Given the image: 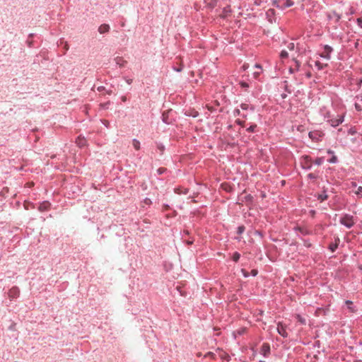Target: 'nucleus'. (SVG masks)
Masks as SVG:
<instances>
[{"label":"nucleus","instance_id":"obj_9","mask_svg":"<svg viewBox=\"0 0 362 362\" xmlns=\"http://www.w3.org/2000/svg\"><path fill=\"white\" fill-rule=\"evenodd\" d=\"M271 352L270 345L268 343H263L260 349V354L267 358Z\"/></svg>","mask_w":362,"mask_h":362},{"label":"nucleus","instance_id":"obj_28","mask_svg":"<svg viewBox=\"0 0 362 362\" xmlns=\"http://www.w3.org/2000/svg\"><path fill=\"white\" fill-rule=\"evenodd\" d=\"M235 124L240 126L241 127H245V119H237L235 120Z\"/></svg>","mask_w":362,"mask_h":362},{"label":"nucleus","instance_id":"obj_62","mask_svg":"<svg viewBox=\"0 0 362 362\" xmlns=\"http://www.w3.org/2000/svg\"><path fill=\"white\" fill-rule=\"evenodd\" d=\"M354 362H362V360L357 359L354 360Z\"/></svg>","mask_w":362,"mask_h":362},{"label":"nucleus","instance_id":"obj_22","mask_svg":"<svg viewBox=\"0 0 362 362\" xmlns=\"http://www.w3.org/2000/svg\"><path fill=\"white\" fill-rule=\"evenodd\" d=\"M315 65L318 70H322L328 66L327 64H322L320 61H316Z\"/></svg>","mask_w":362,"mask_h":362},{"label":"nucleus","instance_id":"obj_21","mask_svg":"<svg viewBox=\"0 0 362 362\" xmlns=\"http://www.w3.org/2000/svg\"><path fill=\"white\" fill-rule=\"evenodd\" d=\"M294 5V1L293 0H284L282 6L284 8H288Z\"/></svg>","mask_w":362,"mask_h":362},{"label":"nucleus","instance_id":"obj_54","mask_svg":"<svg viewBox=\"0 0 362 362\" xmlns=\"http://www.w3.org/2000/svg\"><path fill=\"white\" fill-rule=\"evenodd\" d=\"M193 243H194L193 240H187V244L189 245H192Z\"/></svg>","mask_w":362,"mask_h":362},{"label":"nucleus","instance_id":"obj_18","mask_svg":"<svg viewBox=\"0 0 362 362\" xmlns=\"http://www.w3.org/2000/svg\"><path fill=\"white\" fill-rule=\"evenodd\" d=\"M115 61L116 62V64L119 66V67H124L125 66V64H127V61L124 60L122 57H117L115 59Z\"/></svg>","mask_w":362,"mask_h":362},{"label":"nucleus","instance_id":"obj_49","mask_svg":"<svg viewBox=\"0 0 362 362\" xmlns=\"http://www.w3.org/2000/svg\"><path fill=\"white\" fill-rule=\"evenodd\" d=\"M104 90H105V87H104V86H101L98 87V90L99 92H102V91H103Z\"/></svg>","mask_w":362,"mask_h":362},{"label":"nucleus","instance_id":"obj_2","mask_svg":"<svg viewBox=\"0 0 362 362\" xmlns=\"http://www.w3.org/2000/svg\"><path fill=\"white\" fill-rule=\"evenodd\" d=\"M339 223L347 228H352L355 224L354 216L348 214H344L340 217Z\"/></svg>","mask_w":362,"mask_h":362},{"label":"nucleus","instance_id":"obj_46","mask_svg":"<svg viewBox=\"0 0 362 362\" xmlns=\"http://www.w3.org/2000/svg\"><path fill=\"white\" fill-rule=\"evenodd\" d=\"M257 274H258V272H257V269H252V270L251 271V275H252V276H257Z\"/></svg>","mask_w":362,"mask_h":362},{"label":"nucleus","instance_id":"obj_34","mask_svg":"<svg viewBox=\"0 0 362 362\" xmlns=\"http://www.w3.org/2000/svg\"><path fill=\"white\" fill-rule=\"evenodd\" d=\"M240 86L241 88H243L245 90H247L250 87L249 83L245 81H240Z\"/></svg>","mask_w":362,"mask_h":362},{"label":"nucleus","instance_id":"obj_27","mask_svg":"<svg viewBox=\"0 0 362 362\" xmlns=\"http://www.w3.org/2000/svg\"><path fill=\"white\" fill-rule=\"evenodd\" d=\"M240 254L238 252H235L233 254V256H232V259L235 262H238V260L240 259Z\"/></svg>","mask_w":362,"mask_h":362},{"label":"nucleus","instance_id":"obj_16","mask_svg":"<svg viewBox=\"0 0 362 362\" xmlns=\"http://www.w3.org/2000/svg\"><path fill=\"white\" fill-rule=\"evenodd\" d=\"M233 114L234 117L240 116V117H243L245 119H247V114L242 112L239 108H235L233 110Z\"/></svg>","mask_w":362,"mask_h":362},{"label":"nucleus","instance_id":"obj_42","mask_svg":"<svg viewBox=\"0 0 362 362\" xmlns=\"http://www.w3.org/2000/svg\"><path fill=\"white\" fill-rule=\"evenodd\" d=\"M78 144L80 146H83L85 145V143H86V140L85 139H81L80 138H78Z\"/></svg>","mask_w":362,"mask_h":362},{"label":"nucleus","instance_id":"obj_10","mask_svg":"<svg viewBox=\"0 0 362 362\" xmlns=\"http://www.w3.org/2000/svg\"><path fill=\"white\" fill-rule=\"evenodd\" d=\"M51 203L49 201H44L41 202L38 206V210L40 212L49 211L51 208Z\"/></svg>","mask_w":362,"mask_h":362},{"label":"nucleus","instance_id":"obj_39","mask_svg":"<svg viewBox=\"0 0 362 362\" xmlns=\"http://www.w3.org/2000/svg\"><path fill=\"white\" fill-rule=\"evenodd\" d=\"M303 240V245L306 247H310L312 246V244L310 243L308 240Z\"/></svg>","mask_w":362,"mask_h":362},{"label":"nucleus","instance_id":"obj_11","mask_svg":"<svg viewBox=\"0 0 362 362\" xmlns=\"http://www.w3.org/2000/svg\"><path fill=\"white\" fill-rule=\"evenodd\" d=\"M240 109L243 111V112L246 113V111L254 112L255 106L253 105L249 104L247 102L242 103L240 105Z\"/></svg>","mask_w":362,"mask_h":362},{"label":"nucleus","instance_id":"obj_1","mask_svg":"<svg viewBox=\"0 0 362 362\" xmlns=\"http://www.w3.org/2000/svg\"><path fill=\"white\" fill-rule=\"evenodd\" d=\"M320 115L324 117L327 123L332 127H337L344 121L345 112L338 114L336 117L326 107H322L320 110Z\"/></svg>","mask_w":362,"mask_h":362},{"label":"nucleus","instance_id":"obj_61","mask_svg":"<svg viewBox=\"0 0 362 362\" xmlns=\"http://www.w3.org/2000/svg\"><path fill=\"white\" fill-rule=\"evenodd\" d=\"M126 100H127V98H126V97H125V96H123V97L122 98V100L123 102H125V101H126Z\"/></svg>","mask_w":362,"mask_h":362},{"label":"nucleus","instance_id":"obj_5","mask_svg":"<svg viewBox=\"0 0 362 362\" xmlns=\"http://www.w3.org/2000/svg\"><path fill=\"white\" fill-rule=\"evenodd\" d=\"M20 296V289L18 286H14L11 287L8 291V297L11 300L16 299Z\"/></svg>","mask_w":362,"mask_h":362},{"label":"nucleus","instance_id":"obj_3","mask_svg":"<svg viewBox=\"0 0 362 362\" xmlns=\"http://www.w3.org/2000/svg\"><path fill=\"white\" fill-rule=\"evenodd\" d=\"M300 166L304 170H310L313 166V159L308 155L302 156L300 158Z\"/></svg>","mask_w":362,"mask_h":362},{"label":"nucleus","instance_id":"obj_64","mask_svg":"<svg viewBox=\"0 0 362 362\" xmlns=\"http://www.w3.org/2000/svg\"><path fill=\"white\" fill-rule=\"evenodd\" d=\"M243 332H244V329H243V330H241V331H238V333H239L240 334H243Z\"/></svg>","mask_w":362,"mask_h":362},{"label":"nucleus","instance_id":"obj_57","mask_svg":"<svg viewBox=\"0 0 362 362\" xmlns=\"http://www.w3.org/2000/svg\"><path fill=\"white\" fill-rule=\"evenodd\" d=\"M64 47L66 51H67L69 49V45H68V43L66 42H65V45H64Z\"/></svg>","mask_w":362,"mask_h":362},{"label":"nucleus","instance_id":"obj_29","mask_svg":"<svg viewBox=\"0 0 362 362\" xmlns=\"http://www.w3.org/2000/svg\"><path fill=\"white\" fill-rule=\"evenodd\" d=\"M354 193L358 198H362V187L358 186Z\"/></svg>","mask_w":362,"mask_h":362},{"label":"nucleus","instance_id":"obj_59","mask_svg":"<svg viewBox=\"0 0 362 362\" xmlns=\"http://www.w3.org/2000/svg\"><path fill=\"white\" fill-rule=\"evenodd\" d=\"M174 69H175L176 71L180 72V71H181L182 70V67H180H180H177V69L175 68Z\"/></svg>","mask_w":362,"mask_h":362},{"label":"nucleus","instance_id":"obj_8","mask_svg":"<svg viewBox=\"0 0 362 362\" xmlns=\"http://www.w3.org/2000/svg\"><path fill=\"white\" fill-rule=\"evenodd\" d=\"M340 243V239L339 238V236L337 235H335L334 237V242H332L329 246H328V249L332 252H334L338 248V246Z\"/></svg>","mask_w":362,"mask_h":362},{"label":"nucleus","instance_id":"obj_38","mask_svg":"<svg viewBox=\"0 0 362 362\" xmlns=\"http://www.w3.org/2000/svg\"><path fill=\"white\" fill-rule=\"evenodd\" d=\"M167 170L166 168H159L158 170H157V173L158 175H162L163 174L165 171Z\"/></svg>","mask_w":362,"mask_h":362},{"label":"nucleus","instance_id":"obj_43","mask_svg":"<svg viewBox=\"0 0 362 362\" xmlns=\"http://www.w3.org/2000/svg\"><path fill=\"white\" fill-rule=\"evenodd\" d=\"M241 272H242L243 275L245 277H248V276H249V273H248L245 269H243L241 270Z\"/></svg>","mask_w":362,"mask_h":362},{"label":"nucleus","instance_id":"obj_50","mask_svg":"<svg viewBox=\"0 0 362 362\" xmlns=\"http://www.w3.org/2000/svg\"><path fill=\"white\" fill-rule=\"evenodd\" d=\"M356 99L362 103V95H357Z\"/></svg>","mask_w":362,"mask_h":362},{"label":"nucleus","instance_id":"obj_24","mask_svg":"<svg viewBox=\"0 0 362 362\" xmlns=\"http://www.w3.org/2000/svg\"><path fill=\"white\" fill-rule=\"evenodd\" d=\"M185 115L192 117H197L199 115V112L197 110H192L189 112H185Z\"/></svg>","mask_w":362,"mask_h":362},{"label":"nucleus","instance_id":"obj_32","mask_svg":"<svg viewBox=\"0 0 362 362\" xmlns=\"http://www.w3.org/2000/svg\"><path fill=\"white\" fill-rule=\"evenodd\" d=\"M288 57V54L286 50H282L280 53V57L282 59H286Z\"/></svg>","mask_w":362,"mask_h":362},{"label":"nucleus","instance_id":"obj_56","mask_svg":"<svg viewBox=\"0 0 362 362\" xmlns=\"http://www.w3.org/2000/svg\"><path fill=\"white\" fill-rule=\"evenodd\" d=\"M125 80L128 84H131L132 83V79L126 78Z\"/></svg>","mask_w":362,"mask_h":362},{"label":"nucleus","instance_id":"obj_30","mask_svg":"<svg viewBox=\"0 0 362 362\" xmlns=\"http://www.w3.org/2000/svg\"><path fill=\"white\" fill-rule=\"evenodd\" d=\"M296 320H297L299 322H300L302 325H305V323H306V320H305V319L304 317H303L301 315H298H298H296Z\"/></svg>","mask_w":362,"mask_h":362},{"label":"nucleus","instance_id":"obj_23","mask_svg":"<svg viewBox=\"0 0 362 362\" xmlns=\"http://www.w3.org/2000/svg\"><path fill=\"white\" fill-rule=\"evenodd\" d=\"M325 161L324 157H318L315 160H313V163L317 165H321Z\"/></svg>","mask_w":362,"mask_h":362},{"label":"nucleus","instance_id":"obj_25","mask_svg":"<svg viewBox=\"0 0 362 362\" xmlns=\"http://www.w3.org/2000/svg\"><path fill=\"white\" fill-rule=\"evenodd\" d=\"M307 177L310 180H316L318 178V174L317 173H310L308 174Z\"/></svg>","mask_w":362,"mask_h":362},{"label":"nucleus","instance_id":"obj_20","mask_svg":"<svg viewBox=\"0 0 362 362\" xmlns=\"http://www.w3.org/2000/svg\"><path fill=\"white\" fill-rule=\"evenodd\" d=\"M257 125L256 124H251L249 127L246 129V132L248 133H254L257 131Z\"/></svg>","mask_w":362,"mask_h":362},{"label":"nucleus","instance_id":"obj_15","mask_svg":"<svg viewBox=\"0 0 362 362\" xmlns=\"http://www.w3.org/2000/svg\"><path fill=\"white\" fill-rule=\"evenodd\" d=\"M345 304L347 307V309L349 310V311L350 313H355L356 311V306L354 305V303L349 300H346L345 301Z\"/></svg>","mask_w":362,"mask_h":362},{"label":"nucleus","instance_id":"obj_44","mask_svg":"<svg viewBox=\"0 0 362 362\" xmlns=\"http://www.w3.org/2000/svg\"><path fill=\"white\" fill-rule=\"evenodd\" d=\"M34 186V183L33 182H27L25 184V187H28V188H31Z\"/></svg>","mask_w":362,"mask_h":362},{"label":"nucleus","instance_id":"obj_51","mask_svg":"<svg viewBox=\"0 0 362 362\" xmlns=\"http://www.w3.org/2000/svg\"><path fill=\"white\" fill-rule=\"evenodd\" d=\"M255 68L257 69L258 70H262V66L259 64H256L255 65Z\"/></svg>","mask_w":362,"mask_h":362},{"label":"nucleus","instance_id":"obj_35","mask_svg":"<svg viewBox=\"0 0 362 362\" xmlns=\"http://www.w3.org/2000/svg\"><path fill=\"white\" fill-rule=\"evenodd\" d=\"M332 16L335 18L336 22H338L341 19V16L336 12H333Z\"/></svg>","mask_w":362,"mask_h":362},{"label":"nucleus","instance_id":"obj_60","mask_svg":"<svg viewBox=\"0 0 362 362\" xmlns=\"http://www.w3.org/2000/svg\"><path fill=\"white\" fill-rule=\"evenodd\" d=\"M286 97H287V95H286V93H283V94H281V98H282L283 99H285Z\"/></svg>","mask_w":362,"mask_h":362},{"label":"nucleus","instance_id":"obj_52","mask_svg":"<svg viewBox=\"0 0 362 362\" xmlns=\"http://www.w3.org/2000/svg\"><path fill=\"white\" fill-rule=\"evenodd\" d=\"M351 187H356V189H357V187H357V184H356V182H351Z\"/></svg>","mask_w":362,"mask_h":362},{"label":"nucleus","instance_id":"obj_4","mask_svg":"<svg viewBox=\"0 0 362 362\" xmlns=\"http://www.w3.org/2000/svg\"><path fill=\"white\" fill-rule=\"evenodd\" d=\"M325 134L321 130H314L309 132L308 136L309 138L315 142L321 141L322 138L324 136Z\"/></svg>","mask_w":362,"mask_h":362},{"label":"nucleus","instance_id":"obj_31","mask_svg":"<svg viewBox=\"0 0 362 362\" xmlns=\"http://www.w3.org/2000/svg\"><path fill=\"white\" fill-rule=\"evenodd\" d=\"M245 227L243 225L240 226L237 228V233L238 235H242L245 232Z\"/></svg>","mask_w":362,"mask_h":362},{"label":"nucleus","instance_id":"obj_58","mask_svg":"<svg viewBox=\"0 0 362 362\" xmlns=\"http://www.w3.org/2000/svg\"><path fill=\"white\" fill-rule=\"evenodd\" d=\"M27 42H28V47H32V46H33V45H32V44H33L32 41H29V40H28V41H27Z\"/></svg>","mask_w":362,"mask_h":362},{"label":"nucleus","instance_id":"obj_45","mask_svg":"<svg viewBox=\"0 0 362 362\" xmlns=\"http://www.w3.org/2000/svg\"><path fill=\"white\" fill-rule=\"evenodd\" d=\"M357 23L359 27L362 28V18H357Z\"/></svg>","mask_w":362,"mask_h":362},{"label":"nucleus","instance_id":"obj_37","mask_svg":"<svg viewBox=\"0 0 362 362\" xmlns=\"http://www.w3.org/2000/svg\"><path fill=\"white\" fill-rule=\"evenodd\" d=\"M221 358L222 359H226V360H227V361H229V360H230V356H229L228 354H226V353H223V354H222L221 355Z\"/></svg>","mask_w":362,"mask_h":362},{"label":"nucleus","instance_id":"obj_6","mask_svg":"<svg viewBox=\"0 0 362 362\" xmlns=\"http://www.w3.org/2000/svg\"><path fill=\"white\" fill-rule=\"evenodd\" d=\"M323 49L324 51L320 54V56L322 58L329 60L331 59V53L333 52V48L328 45H323Z\"/></svg>","mask_w":362,"mask_h":362},{"label":"nucleus","instance_id":"obj_26","mask_svg":"<svg viewBox=\"0 0 362 362\" xmlns=\"http://www.w3.org/2000/svg\"><path fill=\"white\" fill-rule=\"evenodd\" d=\"M132 145L136 150L140 149V142L139 140L134 139L132 140Z\"/></svg>","mask_w":362,"mask_h":362},{"label":"nucleus","instance_id":"obj_40","mask_svg":"<svg viewBox=\"0 0 362 362\" xmlns=\"http://www.w3.org/2000/svg\"><path fill=\"white\" fill-rule=\"evenodd\" d=\"M204 357H205V358H206V357H209V358H214V357H215V354H214V353H213V352L209 351V352H207V353L205 354Z\"/></svg>","mask_w":362,"mask_h":362},{"label":"nucleus","instance_id":"obj_13","mask_svg":"<svg viewBox=\"0 0 362 362\" xmlns=\"http://www.w3.org/2000/svg\"><path fill=\"white\" fill-rule=\"evenodd\" d=\"M231 12H232V10L230 8V6H227L223 8L222 12L220 14V17L221 18L225 19L230 14Z\"/></svg>","mask_w":362,"mask_h":362},{"label":"nucleus","instance_id":"obj_55","mask_svg":"<svg viewBox=\"0 0 362 362\" xmlns=\"http://www.w3.org/2000/svg\"><path fill=\"white\" fill-rule=\"evenodd\" d=\"M327 153L328 154H331V155H332V156L334 155V151H333L332 150H331V149H328V150H327Z\"/></svg>","mask_w":362,"mask_h":362},{"label":"nucleus","instance_id":"obj_12","mask_svg":"<svg viewBox=\"0 0 362 362\" xmlns=\"http://www.w3.org/2000/svg\"><path fill=\"white\" fill-rule=\"evenodd\" d=\"M315 197L317 198V199L320 202H323L324 201L327 200L328 199V194H327V191L324 189L322 192L317 193L315 195Z\"/></svg>","mask_w":362,"mask_h":362},{"label":"nucleus","instance_id":"obj_48","mask_svg":"<svg viewBox=\"0 0 362 362\" xmlns=\"http://www.w3.org/2000/svg\"><path fill=\"white\" fill-rule=\"evenodd\" d=\"M102 123L106 127H109V124L110 122L107 121V120H103L102 121Z\"/></svg>","mask_w":362,"mask_h":362},{"label":"nucleus","instance_id":"obj_17","mask_svg":"<svg viewBox=\"0 0 362 362\" xmlns=\"http://www.w3.org/2000/svg\"><path fill=\"white\" fill-rule=\"evenodd\" d=\"M110 25L108 24L104 23L99 26L98 32L100 34H104V33H108L110 31Z\"/></svg>","mask_w":362,"mask_h":362},{"label":"nucleus","instance_id":"obj_47","mask_svg":"<svg viewBox=\"0 0 362 362\" xmlns=\"http://www.w3.org/2000/svg\"><path fill=\"white\" fill-rule=\"evenodd\" d=\"M144 203H145L146 204H147V205H149V204H151V200L150 199H148V198H146V199H144Z\"/></svg>","mask_w":362,"mask_h":362},{"label":"nucleus","instance_id":"obj_19","mask_svg":"<svg viewBox=\"0 0 362 362\" xmlns=\"http://www.w3.org/2000/svg\"><path fill=\"white\" fill-rule=\"evenodd\" d=\"M162 121L167 124H169L171 123V120L169 119V117H168V112H163V114H162Z\"/></svg>","mask_w":362,"mask_h":362},{"label":"nucleus","instance_id":"obj_63","mask_svg":"<svg viewBox=\"0 0 362 362\" xmlns=\"http://www.w3.org/2000/svg\"><path fill=\"white\" fill-rule=\"evenodd\" d=\"M247 199H252V196H251V195H248V196L247 197Z\"/></svg>","mask_w":362,"mask_h":362},{"label":"nucleus","instance_id":"obj_14","mask_svg":"<svg viewBox=\"0 0 362 362\" xmlns=\"http://www.w3.org/2000/svg\"><path fill=\"white\" fill-rule=\"evenodd\" d=\"M294 230L298 231L303 235H307L311 233L310 230L304 227L296 226L294 228Z\"/></svg>","mask_w":362,"mask_h":362},{"label":"nucleus","instance_id":"obj_7","mask_svg":"<svg viewBox=\"0 0 362 362\" xmlns=\"http://www.w3.org/2000/svg\"><path fill=\"white\" fill-rule=\"evenodd\" d=\"M286 325H284L281 322H279L277 323V332L284 338H286L288 337V332H286Z\"/></svg>","mask_w":362,"mask_h":362},{"label":"nucleus","instance_id":"obj_41","mask_svg":"<svg viewBox=\"0 0 362 362\" xmlns=\"http://www.w3.org/2000/svg\"><path fill=\"white\" fill-rule=\"evenodd\" d=\"M355 109L358 111V112H361L362 111V106L358 103H356L355 105Z\"/></svg>","mask_w":362,"mask_h":362},{"label":"nucleus","instance_id":"obj_53","mask_svg":"<svg viewBox=\"0 0 362 362\" xmlns=\"http://www.w3.org/2000/svg\"><path fill=\"white\" fill-rule=\"evenodd\" d=\"M288 47L290 49H293L294 48V44L293 43H290L288 46Z\"/></svg>","mask_w":362,"mask_h":362},{"label":"nucleus","instance_id":"obj_33","mask_svg":"<svg viewBox=\"0 0 362 362\" xmlns=\"http://www.w3.org/2000/svg\"><path fill=\"white\" fill-rule=\"evenodd\" d=\"M329 163H337L338 158L336 156L333 155L332 157L327 160Z\"/></svg>","mask_w":362,"mask_h":362},{"label":"nucleus","instance_id":"obj_36","mask_svg":"<svg viewBox=\"0 0 362 362\" xmlns=\"http://www.w3.org/2000/svg\"><path fill=\"white\" fill-rule=\"evenodd\" d=\"M261 73H262V70H257V71H255V72L253 73L254 78H255V79H258V78H259V75L261 74Z\"/></svg>","mask_w":362,"mask_h":362}]
</instances>
